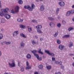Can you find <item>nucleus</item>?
<instances>
[{
  "label": "nucleus",
  "mask_w": 74,
  "mask_h": 74,
  "mask_svg": "<svg viewBox=\"0 0 74 74\" xmlns=\"http://www.w3.org/2000/svg\"><path fill=\"white\" fill-rule=\"evenodd\" d=\"M9 10V9L8 8H7L4 9H1V11L0 12V16H4V13L7 14L8 11Z\"/></svg>",
  "instance_id": "1"
},
{
  "label": "nucleus",
  "mask_w": 74,
  "mask_h": 74,
  "mask_svg": "<svg viewBox=\"0 0 74 74\" xmlns=\"http://www.w3.org/2000/svg\"><path fill=\"white\" fill-rule=\"evenodd\" d=\"M19 7L18 6H16L15 9V12L14 11V10H11V12L12 14H15V12H19Z\"/></svg>",
  "instance_id": "2"
},
{
  "label": "nucleus",
  "mask_w": 74,
  "mask_h": 74,
  "mask_svg": "<svg viewBox=\"0 0 74 74\" xmlns=\"http://www.w3.org/2000/svg\"><path fill=\"white\" fill-rule=\"evenodd\" d=\"M8 64L10 67H15V64L14 61H12V63L11 64L9 63Z\"/></svg>",
  "instance_id": "3"
},
{
  "label": "nucleus",
  "mask_w": 74,
  "mask_h": 74,
  "mask_svg": "<svg viewBox=\"0 0 74 74\" xmlns=\"http://www.w3.org/2000/svg\"><path fill=\"white\" fill-rule=\"evenodd\" d=\"M45 52L46 53H47V54L50 55V56H54L55 55L53 53H50L49 51L48 50H45Z\"/></svg>",
  "instance_id": "4"
},
{
  "label": "nucleus",
  "mask_w": 74,
  "mask_h": 74,
  "mask_svg": "<svg viewBox=\"0 0 74 74\" xmlns=\"http://www.w3.org/2000/svg\"><path fill=\"white\" fill-rule=\"evenodd\" d=\"M4 16L7 19H10L11 18V15L8 14H5Z\"/></svg>",
  "instance_id": "5"
},
{
  "label": "nucleus",
  "mask_w": 74,
  "mask_h": 74,
  "mask_svg": "<svg viewBox=\"0 0 74 74\" xmlns=\"http://www.w3.org/2000/svg\"><path fill=\"white\" fill-rule=\"evenodd\" d=\"M31 7L29 6V11H32L33 9H34V8H35V5L34 4H32Z\"/></svg>",
  "instance_id": "6"
},
{
  "label": "nucleus",
  "mask_w": 74,
  "mask_h": 74,
  "mask_svg": "<svg viewBox=\"0 0 74 74\" xmlns=\"http://www.w3.org/2000/svg\"><path fill=\"white\" fill-rule=\"evenodd\" d=\"M59 4L60 7H64L65 5L64 2L63 1L59 2Z\"/></svg>",
  "instance_id": "7"
},
{
  "label": "nucleus",
  "mask_w": 74,
  "mask_h": 74,
  "mask_svg": "<svg viewBox=\"0 0 74 74\" xmlns=\"http://www.w3.org/2000/svg\"><path fill=\"white\" fill-rule=\"evenodd\" d=\"M18 34H19V32L18 31H15L13 33V36L14 37H15V36H16Z\"/></svg>",
  "instance_id": "8"
},
{
  "label": "nucleus",
  "mask_w": 74,
  "mask_h": 74,
  "mask_svg": "<svg viewBox=\"0 0 74 74\" xmlns=\"http://www.w3.org/2000/svg\"><path fill=\"white\" fill-rule=\"evenodd\" d=\"M73 46V42H69V44L68 45V46L69 48Z\"/></svg>",
  "instance_id": "9"
},
{
  "label": "nucleus",
  "mask_w": 74,
  "mask_h": 74,
  "mask_svg": "<svg viewBox=\"0 0 74 74\" xmlns=\"http://www.w3.org/2000/svg\"><path fill=\"white\" fill-rule=\"evenodd\" d=\"M27 27L28 29V31L29 33H30L32 31V27L29 26H27Z\"/></svg>",
  "instance_id": "10"
},
{
  "label": "nucleus",
  "mask_w": 74,
  "mask_h": 74,
  "mask_svg": "<svg viewBox=\"0 0 74 74\" xmlns=\"http://www.w3.org/2000/svg\"><path fill=\"white\" fill-rule=\"evenodd\" d=\"M64 46L62 45H60L59 46V49L60 50H63L64 48Z\"/></svg>",
  "instance_id": "11"
},
{
  "label": "nucleus",
  "mask_w": 74,
  "mask_h": 74,
  "mask_svg": "<svg viewBox=\"0 0 74 74\" xmlns=\"http://www.w3.org/2000/svg\"><path fill=\"white\" fill-rule=\"evenodd\" d=\"M70 14H71V12H70V11H68L66 12V16H69L70 15Z\"/></svg>",
  "instance_id": "12"
},
{
  "label": "nucleus",
  "mask_w": 74,
  "mask_h": 74,
  "mask_svg": "<svg viewBox=\"0 0 74 74\" xmlns=\"http://www.w3.org/2000/svg\"><path fill=\"white\" fill-rule=\"evenodd\" d=\"M70 37V35H65L64 36L62 37V38H69Z\"/></svg>",
  "instance_id": "13"
},
{
  "label": "nucleus",
  "mask_w": 74,
  "mask_h": 74,
  "mask_svg": "<svg viewBox=\"0 0 74 74\" xmlns=\"http://www.w3.org/2000/svg\"><path fill=\"white\" fill-rule=\"evenodd\" d=\"M40 10L41 11H43V10H44V5H41L40 7Z\"/></svg>",
  "instance_id": "14"
},
{
  "label": "nucleus",
  "mask_w": 74,
  "mask_h": 74,
  "mask_svg": "<svg viewBox=\"0 0 74 74\" xmlns=\"http://www.w3.org/2000/svg\"><path fill=\"white\" fill-rule=\"evenodd\" d=\"M25 44L23 42H22L20 43V46L21 48H24L25 47Z\"/></svg>",
  "instance_id": "15"
},
{
  "label": "nucleus",
  "mask_w": 74,
  "mask_h": 74,
  "mask_svg": "<svg viewBox=\"0 0 74 74\" xmlns=\"http://www.w3.org/2000/svg\"><path fill=\"white\" fill-rule=\"evenodd\" d=\"M48 19L49 21H55V18L52 17H48Z\"/></svg>",
  "instance_id": "16"
},
{
  "label": "nucleus",
  "mask_w": 74,
  "mask_h": 74,
  "mask_svg": "<svg viewBox=\"0 0 74 74\" xmlns=\"http://www.w3.org/2000/svg\"><path fill=\"white\" fill-rule=\"evenodd\" d=\"M3 43L4 44H6V45H9L11 44V42L10 41H5L3 42Z\"/></svg>",
  "instance_id": "17"
},
{
  "label": "nucleus",
  "mask_w": 74,
  "mask_h": 74,
  "mask_svg": "<svg viewBox=\"0 0 74 74\" xmlns=\"http://www.w3.org/2000/svg\"><path fill=\"white\" fill-rule=\"evenodd\" d=\"M24 8H25V9H27V10H28L29 11H30V6L28 5L27 6H24Z\"/></svg>",
  "instance_id": "18"
},
{
  "label": "nucleus",
  "mask_w": 74,
  "mask_h": 74,
  "mask_svg": "<svg viewBox=\"0 0 74 74\" xmlns=\"http://www.w3.org/2000/svg\"><path fill=\"white\" fill-rule=\"evenodd\" d=\"M36 29H41L42 28V26L41 25H38L36 27Z\"/></svg>",
  "instance_id": "19"
},
{
  "label": "nucleus",
  "mask_w": 74,
  "mask_h": 74,
  "mask_svg": "<svg viewBox=\"0 0 74 74\" xmlns=\"http://www.w3.org/2000/svg\"><path fill=\"white\" fill-rule=\"evenodd\" d=\"M26 58L27 59H30L31 58V55L29 54H28L26 56Z\"/></svg>",
  "instance_id": "20"
},
{
  "label": "nucleus",
  "mask_w": 74,
  "mask_h": 74,
  "mask_svg": "<svg viewBox=\"0 0 74 74\" xmlns=\"http://www.w3.org/2000/svg\"><path fill=\"white\" fill-rule=\"evenodd\" d=\"M20 36L23 38H26V36H25V35H24L23 33H21Z\"/></svg>",
  "instance_id": "21"
},
{
  "label": "nucleus",
  "mask_w": 74,
  "mask_h": 74,
  "mask_svg": "<svg viewBox=\"0 0 74 74\" xmlns=\"http://www.w3.org/2000/svg\"><path fill=\"white\" fill-rule=\"evenodd\" d=\"M19 27L20 28H21L22 29H25V28H26V26L23 25H20Z\"/></svg>",
  "instance_id": "22"
},
{
  "label": "nucleus",
  "mask_w": 74,
  "mask_h": 74,
  "mask_svg": "<svg viewBox=\"0 0 74 74\" xmlns=\"http://www.w3.org/2000/svg\"><path fill=\"white\" fill-rule=\"evenodd\" d=\"M32 67L30 66H27L25 68L26 70H29V69H31Z\"/></svg>",
  "instance_id": "23"
},
{
  "label": "nucleus",
  "mask_w": 74,
  "mask_h": 74,
  "mask_svg": "<svg viewBox=\"0 0 74 74\" xmlns=\"http://www.w3.org/2000/svg\"><path fill=\"white\" fill-rule=\"evenodd\" d=\"M58 31H57V32H56L54 34V37H56L58 36Z\"/></svg>",
  "instance_id": "24"
},
{
  "label": "nucleus",
  "mask_w": 74,
  "mask_h": 74,
  "mask_svg": "<svg viewBox=\"0 0 74 74\" xmlns=\"http://www.w3.org/2000/svg\"><path fill=\"white\" fill-rule=\"evenodd\" d=\"M17 21L19 22H22L23 21V20L21 19L20 18H18L17 19Z\"/></svg>",
  "instance_id": "25"
},
{
  "label": "nucleus",
  "mask_w": 74,
  "mask_h": 74,
  "mask_svg": "<svg viewBox=\"0 0 74 74\" xmlns=\"http://www.w3.org/2000/svg\"><path fill=\"white\" fill-rule=\"evenodd\" d=\"M18 3L19 4H22L23 1H22L21 0H19L18 1Z\"/></svg>",
  "instance_id": "26"
},
{
  "label": "nucleus",
  "mask_w": 74,
  "mask_h": 74,
  "mask_svg": "<svg viewBox=\"0 0 74 74\" xmlns=\"http://www.w3.org/2000/svg\"><path fill=\"white\" fill-rule=\"evenodd\" d=\"M31 52L32 53H33L34 54V55L36 54H35V53H36V52H37V51L36 50H34L33 51H31Z\"/></svg>",
  "instance_id": "27"
},
{
  "label": "nucleus",
  "mask_w": 74,
  "mask_h": 74,
  "mask_svg": "<svg viewBox=\"0 0 74 74\" xmlns=\"http://www.w3.org/2000/svg\"><path fill=\"white\" fill-rule=\"evenodd\" d=\"M54 26H55V23H53V22H51L49 24V25L51 27L52 26V25H53Z\"/></svg>",
  "instance_id": "28"
},
{
  "label": "nucleus",
  "mask_w": 74,
  "mask_h": 74,
  "mask_svg": "<svg viewBox=\"0 0 74 74\" xmlns=\"http://www.w3.org/2000/svg\"><path fill=\"white\" fill-rule=\"evenodd\" d=\"M37 32L38 33H42V32L41 31V29H38L37 30Z\"/></svg>",
  "instance_id": "29"
},
{
  "label": "nucleus",
  "mask_w": 74,
  "mask_h": 74,
  "mask_svg": "<svg viewBox=\"0 0 74 74\" xmlns=\"http://www.w3.org/2000/svg\"><path fill=\"white\" fill-rule=\"evenodd\" d=\"M32 22H33L35 23H37V21L35 20H32Z\"/></svg>",
  "instance_id": "30"
},
{
  "label": "nucleus",
  "mask_w": 74,
  "mask_h": 74,
  "mask_svg": "<svg viewBox=\"0 0 74 74\" xmlns=\"http://www.w3.org/2000/svg\"><path fill=\"white\" fill-rule=\"evenodd\" d=\"M1 21L2 23H4L5 22V19L4 18H1Z\"/></svg>",
  "instance_id": "31"
},
{
  "label": "nucleus",
  "mask_w": 74,
  "mask_h": 74,
  "mask_svg": "<svg viewBox=\"0 0 74 74\" xmlns=\"http://www.w3.org/2000/svg\"><path fill=\"white\" fill-rule=\"evenodd\" d=\"M43 66L42 65H40L38 66V67L39 69H42V68H43Z\"/></svg>",
  "instance_id": "32"
},
{
  "label": "nucleus",
  "mask_w": 74,
  "mask_h": 74,
  "mask_svg": "<svg viewBox=\"0 0 74 74\" xmlns=\"http://www.w3.org/2000/svg\"><path fill=\"white\" fill-rule=\"evenodd\" d=\"M46 68H47L48 70H50L51 69V66H46Z\"/></svg>",
  "instance_id": "33"
},
{
  "label": "nucleus",
  "mask_w": 74,
  "mask_h": 74,
  "mask_svg": "<svg viewBox=\"0 0 74 74\" xmlns=\"http://www.w3.org/2000/svg\"><path fill=\"white\" fill-rule=\"evenodd\" d=\"M57 26L58 27H61V24H60V23H58L57 24Z\"/></svg>",
  "instance_id": "34"
},
{
  "label": "nucleus",
  "mask_w": 74,
  "mask_h": 74,
  "mask_svg": "<svg viewBox=\"0 0 74 74\" xmlns=\"http://www.w3.org/2000/svg\"><path fill=\"white\" fill-rule=\"evenodd\" d=\"M3 36L2 34H0V40H1L3 38Z\"/></svg>",
  "instance_id": "35"
},
{
  "label": "nucleus",
  "mask_w": 74,
  "mask_h": 74,
  "mask_svg": "<svg viewBox=\"0 0 74 74\" xmlns=\"http://www.w3.org/2000/svg\"><path fill=\"white\" fill-rule=\"evenodd\" d=\"M32 44H33V45H34V44H36V42H35V41H34V40H32Z\"/></svg>",
  "instance_id": "36"
},
{
  "label": "nucleus",
  "mask_w": 74,
  "mask_h": 74,
  "mask_svg": "<svg viewBox=\"0 0 74 74\" xmlns=\"http://www.w3.org/2000/svg\"><path fill=\"white\" fill-rule=\"evenodd\" d=\"M60 41L59 40H57V43L58 44H60Z\"/></svg>",
  "instance_id": "37"
},
{
  "label": "nucleus",
  "mask_w": 74,
  "mask_h": 74,
  "mask_svg": "<svg viewBox=\"0 0 74 74\" xmlns=\"http://www.w3.org/2000/svg\"><path fill=\"white\" fill-rule=\"evenodd\" d=\"M34 55V56H36V58H37L39 57V56H38V55L37 54H35Z\"/></svg>",
  "instance_id": "38"
},
{
  "label": "nucleus",
  "mask_w": 74,
  "mask_h": 74,
  "mask_svg": "<svg viewBox=\"0 0 74 74\" xmlns=\"http://www.w3.org/2000/svg\"><path fill=\"white\" fill-rule=\"evenodd\" d=\"M74 29L73 27H70L68 29L69 31H71V30H73Z\"/></svg>",
  "instance_id": "39"
},
{
  "label": "nucleus",
  "mask_w": 74,
  "mask_h": 74,
  "mask_svg": "<svg viewBox=\"0 0 74 74\" xmlns=\"http://www.w3.org/2000/svg\"><path fill=\"white\" fill-rule=\"evenodd\" d=\"M38 60H39V61H41V60H42V58H39V57L37 58Z\"/></svg>",
  "instance_id": "40"
},
{
  "label": "nucleus",
  "mask_w": 74,
  "mask_h": 74,
  "mask_svg": "<svg viewBox=\"0 0 74 74\" xmlns=\"http://www.w3.org/2000/svg\"><path fill=\"white\" fill-rule=\"evenodd\" d=\"M21 71H24V68L23 67H21Z\"/></svg>",
  "instance_id": "41"
},
{
  "label": "nucleus",
  "mask_w": 74,
  "mask_h": 74,
  "mask_svg": "<svg viewBox=\"0 0 74 74\" xmlns=\"http://www.w3.org/2000/svg\"><path fill=\"white\" fill-rule=\"evenodd\" d=\"M58 64H59L60 65H62V62L61 61H60V62H58Z\"/></svg>",
  "instance_id": "42"
},
{
  "label": "nucleus",
  "mask_w": 74,
  "mask_h": 74,
  "mask_svg": "<svg viewBox=\"0 0 74 74\" xmlns=\"http://www.w3.org/2000/svg\"><path fill=\"white\" fill-rule=\"evenodd\" d=\"M62 22L63 24V25H65V24L66 23V21L64 20H63Z\"/></svg>",
  "instance_id": "43"
},
{
  "label": "nucleus",
  "mask_w": 74,
  "mask_h": 74,
  "mask_svg": "<svg viewBox=\"0 0 74 74\" xmlns=\"http://www.w3.org/2000/svg\"><path fill=\"white\" fill-rule=\"evenodd\" d=\"M39 53H40V54H41V55H43L44 53H43L42 51H39V52H38Z\"/></svg>",
  "instance_id": "44"
},
{
  "label": "nucleus",
  "mask_w": 74,
  "mask_h": 74,
  "mask_svg": "<svg viewBox=\"0 0 74 74\" xmlns=\"http://www.w3.org/2000/svg\"><path fill=\"white\" fill-rule=\"evenodd\" d=\"M52 61H55V58L52 57Z\"/></svg>",
  "instance_id": "45"
},
{
  "label": "nucleus",
  "mask_w": 74,
  "mask_h": 74,
  "mask_svg": "<svg viewBox=\"0 0 74 74\" xmlns=\"http://www.w3.org/2000/svg\"><path fill=\"white\" fill-rule=\"evenodd\" d=\"M59 11V8H58L56 10V13H58Z\"/></svg>",
  "instance_id": "46"
},
{
  "label": "nucleus",
  "mask_w": 74,
  "mask_h": 74,
  "mask_svg": "<svg viewBox=\"0 0 74 74\" xmlns=\"http://www.w3.org/2000/svg\"><path fill=\"white\" fill-rule=\"evenodd\" d=\"M38 53L39 52H41V49L39 48L38 49Z\"/></svg>",
  "instance_id": "47"
},
{
  "label": "nucleus",
  "mask_w": 74,
  "mask_h": 74,
  "mask_svg": "<svg viewBox=\"0 0 74 74\" xmlns=\"http://www.w3.org/2000/svg\"><path fill=\"white\" fill-rule=\"evenodd\" d=\"M55 63H56V64H58L59 62L57 61H55Z\"/></svg>",
  "instance_id": "48"
},
{
  "label": "nucleus",
  "mask_w": 74,
  "mask_h": 74,
  "mask_svg": "<svg viewBox=\"0 0 74 74\" xmlns=\"http://www.w3.org/2000/svg\"><path fill=\"white\" fill-rule=\"evenodd\" d=\"M61 69H63V70L64 69V66H61Z\"/></svg>",
  "instance_id": "49"
},
{
  "label": "nucleus",
  "mask_w": 74,
  "mask_h": 74,
  "mask_svg": "<svg viewBox=\"0 0 74 74\" xmlns=\"http://www.w3.org/2000/svg\"><path fill=\"white\" fill-rule=\"evenodd\" d=\"M26 65L27 66H29V63H28V62H26Z\"/></svg>",
  "instance_id": "50"
},
{
  "label": "nucleus",
  "mask_w": 74,
  "mask_h": 74,
  "mask_svg": "<svg viewBox=\"0 0 74 74\" xmlns=\"http://www.w3.org/2000/svg\"><path fill=\"white\" fill-rule=\"evenodd\" d=\"M18 66H20V62H18Z\"/></svg>",
  "instance_id": "51"
},
{
  "label": "nucleus",
  "mask_w": 74,
  "mask_h": 74,
  "mask_svg": "<svg viewBox=\"0 0 74 74\" xmlns=\"http://www.w3.org/2000/svg\"><path fill=\"white\" fill-rule=\"evenodd\" d=\"M2 8L1 7V1H0V8Z\"/></svg>",
  "instance_id": "52"
},
{
  "label": "nucleus",
  "mask_w": 74,
  "mask_h": 74,
  "mask_svg": "<svg viewBox=\"0 0 74 74\" xmlns=\"http://www.w3.org/2000/svg\"><path fill=\"white\" fill-rule=\"evenodd\" d=\"M1 55H2V53H1V51H0V57L1 56Z\"/></svg>",
  "instance_id": "53"
},
{
  "label": "nucleus",
  "mask_w": 74,
  "mask_h": 74,
  "mask_svg": "<svg viewBox=\"0 0 74 74\" xmlns=\"http://www.w3.org/2000/svg\"><path fill=\"white\" fill-rule=\"evenodd\" d=\"M34 74H38V72H35L34 73Z\"/></svg>",
  "instance_id": "54"
},
{
  "label": "nucleus",
  "mask_w": 74,
  "mask_h": 74,
  "mask_svg": "<svg viewBox=\"0 0 74 74\" xmlns=\"http://www.w3.org/2000/svg\"><path fill=\"white\" fill-rule=\"evenodd\" d=\"M70 55V56H74V55L73 54H71Z\"/></svg>",
  "instance_id": "55"
},
{
  "label": "nucleus",
  "mask_w": 74,
  "mask_h": 74,
  "mask_svg": "<svg viewBox=\"0 0 74 74\" xmlns=\"http://www.w3.org/2000/svg\"><path fill=\"white\" fill-rule=\"evenodd\" d=\"M35 37L36 38V39H37L38 38V37L36 36H35Z\"/></svg>",
  "instance_id": "56"
},
{
  "label": "nucleus",
  "mask_w": 74,
  "mask_h": 74,
  "mask_svg": "<svg viewBox=\"0 0 74 74\" xmlns=\"http://www.w3.org/2000/svg\"><path fill=\"white\" fill-rule=\"evenodd\" d=\"M40 41H42L43 39L42 38H40Z\"/></svg>",
  "instance_id": "57"
},
{
  "label": "nucleus",
  "mask_w": 74,
  "mask_h": 74,
  "mask_svg": "<svg viewBox=\"0 0 74 74\" xmlns=\"http://www.w3.org/2000/svg\"><path fill=\"white\" fill-rule=\"evenodd\" d=\"M58 19H60V16H58Z\"/></svg>",
  "instance_id": "58"
},
{
  "label": "nucleus",
  "mask_w": 74,
  "mask_h": 74,
  "mask_svg": "<svg viewBox=\"0 0 74 74\" xmlns=\"http://www.w3.org/2000/svg\"><path fill=\"white\" fill-rule=\"evenodd\" d=\"M72 66H73V67H74V62H73L72 63Z\"/></svg>",
  "instance_id": "59"
},
{
  "label": "nucleus",
  "mask_w": 74,
  "mask_h": 74,
  "mask_svg": "<svg viewBox=\"0 0 74 74\" xmlns=\"http://www.w3.org/2000/svg\"><path fill=\"white\" fill-rule=\"evenodd\" d=\"M1 45H3V43L2 42L1 43Z\"/></svg>",
  "instance_id": "60"
},
{
  "label": "nucleus",
  "mask_w": 74,
  "mask_h": 74,
  "mask_svg": "<svg viewBox=\"0 0 74 74\" xmlns=\"http://www.w3.org/2000/svg\"><path fill=\"white\" fill-rule=\"evenodd\" d=\"M36 1H37V2H38V0H36Z\"/></svg>",
  "instance_id": "61"
},
{
  "label": "nucleus",
  "mask_w": 74,
  "mask_h": 74,
  "mask_svg": "<svg viewBox=\"0 0 74 74\" xmlns=\"http://www.w3.org/2000/svg\"><path fill=\"white\" fill-rule=\"evenodd\" d=\"M40 1H43V0H39Z\"/></svg>",
  "instance_id": "62"
},
{
  "label": "nucleus",
  "mask_w": 74,
  "mask_h": 74,
  "mask_svg": "<svg viewBox=\"0 0 74 74\" xmlns=\"http://www.w3.org/2000/svg\"><path fill=\"white\" fill-rule=\"evenodd\" d=\"M60 73V72H58V74H60V73Z\"/></svg>",
  "instance_id": "63"
},
{
  "label": "nucleus",
  "mask_w": 74,
  "mask_h": 74,
  "mask_svg": "<svg viewBox=\"0 0 74 74\" xmlns=\"http://www.w3.org/2000/svg\"><path fill=\"white\" fill-rule=\"evenodd\" d=\"M60 0V1H63V0Z\"/></svg>",
  "instance_id": "64"
}]
</instances>
